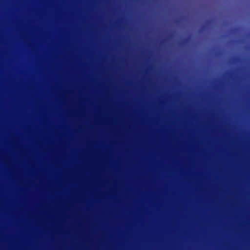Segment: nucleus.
Masks as SVG:
<instances>
[{
	"mask_svg": "<svg viewBox=\"0 0 250 250\" xmlns=\"http://www.w3.org/2000/svg\"><path fill=\"white\" fill-rule=\"evenodd\" d=\"M187 39L185 40L184 42H187Z\"/></svg>",
	"mask_w": 250,
	"mask_h": 250,
	"instance_id": "nucleus-1",
	"label": "nucleus"
}]
</instances>
